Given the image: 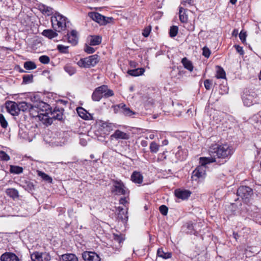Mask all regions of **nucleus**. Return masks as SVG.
<instances>
[{"label": "nucleus", "instance_id": "13", "mask_svg": "<svg viewBox=\"0 0 261 261\" xmlns=\"http://www.w3.org/2000/svg\"><path fill=\"white\" fill-rule=\"evenodd\" d=\"M6 109L11 115H18L19 114L18 103L14 101H9L6 103Z\"/></svg>", "mask_w": 261, "mask_h": 261}, {"label": "nucleus", "instance_id": "7", "mask_svg": "<svg viewBox=\"0 0 261 261\" xmlns=\"http://www.w3.org/2000/svg\"><path fill=\"white\" fill-rule=\"evenodd\" d=\"M113 187L112 192L116 195H126L129 194L128 189L121 180H113Z\"/></svg>", "mask_w": 261, "mask_h": 261}, {"label": "nucleus", "instance_id": "19", "mask_svg": "<svg viewBox=\"0 0 261 261\" xmlns=\"http://www.w3.org/2000/svg\"><path fill=\"white\" fill-rule=\"evenodd\" d=\"M111 138L112 139L115 138L116 140H128L129 138V135L119 129H117L115 131L114 134L111 136Z\"/></svg>", "mask_w": 261, "mask_h": 261}, {"label": "nucleus", "instance_id": "32", "mask_svg": "<svg viewBox=\"0 0 261 261\" xmlns=\"http://www.w3.org/2000/svg\"><path fill=\"white\" fill-rule=\"evenodd\" d=\"M19 112L20 111L23 112L29 111L31 108V104L25 101H21L18 103Z\"/></svg>", "mask_w": 261, "mask_h": 261}, {"label": "nucleus", "instance_id": "64", "mask_svg": "<svg viewBox=\"0 0 261 261\" xmlns=\"http://www.w3.org/2000/svg\"><path fill=\"white\" fill-rule=\"evenodd\" d=\"M129 64L132 67H136V63L134 61H130Z\"/></svg>", "mask_w": 261, "mask_h": 261}, {"label": "nucleus", "instance_id": "20", "mask_svg": "<svg viewBox=\"0 0 261 261\" xmlns=\"http://www.w3.org/2000/svg\"><path fill=\"white\" fill-rule=\"evenodd\" d=\"M1 261H18V257L13 253L6 252L1 256Z\"/></svg>", "mask_w": 261, "mask_h": 261}, {"label": "nucleus", "instance_id": "60", "mask_svg": "<svg viewBox=\"0 0 261 261\" xmlns=\"http://www.w3.org/2000/svg\"><path fill=\"white\" fill-rule=\"evenodd\" d=\"M31 100L33 102V103H35L36 101H39V96L38 95H34L33 97H31Z\"/></svg>", "mask_w": 261, "mask_h": 261}, {"label": "nucleus", "instance_id": "34", "mask_svg": "<svg viewBox=\"0 0 261 261\" xmlns=\"http://www.w3.org/2000/svg\"><path fill=\"white\" fill-rule=\"evenodd\" d=\"M23 169L22 167L15 166L10 165V172L12 174H19L23 172Z\"/></svg>", "mask_w": 261, "mask_h": 261}, {"label": "nucleus", "instance_id": "50", "mask_svg": "<svg viewBox=\"0 0 261 261\" xmlns=\"http://www.w3.org/2000/svg\"><path fill=\"white\" fill-rule=\"evenodd\" d=\"M211 54V51L208 47L204 46L202 48V55L205 58H208Z\"/></svg>", "mask_w": 261, "mask_h": 261}, {"label": "nucleus", "instance_id": "12", "mask_svg": "<svg viewBox=\"0 0 261 261\" xmlns=\"http://www.w3.org/2000/svg\"><path fill=\"white\" fill-rule=\"evenodd\" d=\"M192 193L188 190L177 189L174 191V195L175 196L182 200L188 199L191 196Z\"/></svg>", "mask_w": 261, "mask_h": 261}, {"label": "nucleus", "instance_id": "4", "mask_svg": "<svg viewBox=\"0 0 261 261\" xmlns=\"http://www.w3.org/2000/svg\"><path fill=\"white\" fill-rule=\"evenodd\" d=\"M63 111V109L58 107L55 108L53 111L51 109L48 115H45V117L41 116L43 123L46 125H49L53 123L54 120H62Z\"/></svg>", "mask_w": 261, "mask_h": 261}, {"label": "nucleus", "instance_id": "28", "mask_svg": "<svg viewBox=\"0 0 261 261\" xmlns=\"http://www.w3.org/2000/svg\"><path fill=\"white\" fill-rule=\"evenodd\" d=\"M144 72L145 69L144 68H138L135 69L128 70L127 73L131 76H137L142 75Z\"/></svg>", "mask_w": 261, "mask_h": 261}, {"label": "nucleus", "instance_id": "63", "mask_svg": "<svg viewBox=\"0 0 261 261\" xmlns=\"http://www.w3.org/2000/svg\"><path fill=\"white\" fill-rule=\"evenodd\" d=\"M233 237L236 239V240L237 241L238 240V238L239 237V236L238 234V233L233 232Z\"/></svg>", "mask_w": 261, "mask_h": 261}, {"label": "nucleus", "instance_id": "6", "mask_svg": "<svg viewBox=\"0 0 261 261\" xmlns=\"http://www.w3.org/2000/svg\"><path fill=\"white\" fill-rule=\"evenodd\" d=\"M256 97L257 94L255 92L247 89L244 90L243 94L242 95L244 105L247 107H250L256 103Z\"/></svg>", "mask_w": 261, "mask_h": 261}, {"label": "nucleus", "instance_id": "44", "mask_svg": "<svg viewBox=\"0 0 261 261\" xmlns=\"http://www.w3.org/2000/svg\"><path fill=\"white\" fill-rule=\"evenodd\" d=\"M57 48L59 51L62 54H68L69 53L68 46H67L59 44L57 45Z\"/></svg>", "mask_w": 261, "mask_h": 261}, {"label": "nucleus", "instance_id": "53", "mask_svg": "<svg viewBox=\"0 0 261 261\" xmlns=\"http://www.w3.org/2000/svg\"><path fill=\"white\" fill-rule=\"evenodd\" d=\"M84 51L88 54H93L95 51V49L88 45H86L84 48Z\"/></svg>", "mask_w": 261, "mask_h": 261}, {"label": "nucleus", "instance_id": "31", "mask_svg": "<svg viewBox=\"0 0 261 261\" xmlns=\"http://www.w3.org/2000/svg\"><path fill=\"white\" fill-rule=\"evenodd\" d=\"M179 17L180 21L182 23H186L188 21V15L186 13V10L182 7H179Z\"/></svg>", "mask_w": 261, "mask_h": 261}, {"label": "nucleus", "instance_id": "54", "mask_svg": "<svg viewBox=\"0 0 261 261\" xmlns=\"http://www.w3.org/2000/svg\"><path fill=\"white\" fill-rule=\"evenodd\" d=\"M114 240L117 242L119 244H121L122 242H123L124 239L121 236V235H118V234H114Z\"/></svg>", "mask_w": 261, "mask_h": 261}, {"label": "nucleus", "instance_id": "56", "mask_svg": "<svg viewBox=\"0 0 261 261\" xmlns=\"http://www.w3.org/2000/svg\"><path fill=\"white\" fill-rule=\"evenodd\" d=\"M178 150L176 153V156H177V158H179V160H182L185 159L184 157L180 158V153H181V152H182V151L181 150V147L180 146H178Z\"/></svg>", "mask_w": 261, "mask_h": 261}, {"label": "nucleus", "instance_id": "24", "mask_svg": "<svg viewBox=\"0 0 261 261\" xmlns=\"http://www.w3.org/2000/svg\"><path fill=\"white\" fill-rule=\"evenodd\" d=\"M117 210L118 211L117 218L123 222H126L128 219L127 212H125L123 208L121 206L118 207Z\"/></svg>", "mask_w": 261, "mask_h": 261}, {"label": "nucleus", "instance_id": "2", "mask_svg": "<svg viewBox=\"0 0 261 261\" xmlns=\"http://www.w3.org/2000/svg\"><path fill=\"white\" fill-rule=\"evenodd\" d=\"M213 162H216L213 158L200 157L199 158L200 165L197 166L192 172V178L193 180H197L199 179L204 178L206 174V165Z\"/></svg>", "mask_w": 261, "mask_h": 261}, {"label": "nucleus", "instance_id": "48", "mask_svg": "<svg viewBox=\"0 0 261 261\" xmlns=\"http://www.w3.org/2000/svg\"><path fill=\"white\" fill-rule=\"evenodd\" d=\"M159 211L163 216H166L168 214V208L165 205H162L159 207Z\"/></svg>", "mask_w": 261, "mask_h": 261}, {"label": "nucleus", "instance_id": "49", "mask_svg": "<svg viewBox=\"0 0 261 261\" xmlns=\"http://www.w3.org/2000/svg\"><path fill=\"white\" fill-rule=\"evenodd\" d=\"M41 10L43 13L48 15H50L53 13V9L47 6H43Z\"/></svg>", "mask_w": 261, "mask_h": 261}, {"label": "nucleus", "instance_id": "51", "mask_svg": "<svg viewBox=\"0 0 261 261\" xmlns=\"http://www.w3.org/2000/svg\"><path fill=\"white\" fill-rule=\"evenodd\" d=\"M212 85V81L210 80L207 79L204 82V86L205 88L208 90H210Z\"/></svg>", "mask_w": 261, "mask_h": 261}, {"label": "nucleus", "instance_id": "59", "mask_svg": "<svg viewBox=\"0 0 261 261\" xmlns=\"http://www.w3.org/2000/svg\"><path fill=\"white\" fill-rule=\"evenodd\" d=\"M119 203L121 204L125 205L126 203H127L126 198V197L121 198L119 200Z\"/></svg>", "mask_w": 261, "mask_h": 261}, {"label": "nucleus", "instance_id": "18", "mask_svg": "<svg viewBox=\"0 0 261 261\" xmlns=\"http://www.w3.org/2000/svg\"><path fill=\"white\" fill-rule=\"evenodd\" d=\"M100 89V92L102 95V98H108L109 97L114 96V91L109 89L108 86L106 85H102L99 86Z\"/></svg>", "mask_w": 261, "mask_h": 261}, {"label": "nucleus", "instance_id": "11", "mask_svg": "<svg viewBox=\"0 0 261 261\" xmlns=\"http://www.w3.org/2000/svg\"><path fill=\"white\" fill-rule=\"evenodd\" d=\"M36 103L40 113H44L45 115H47L49 114L51 108L49 105L41 100L36 101Z\"/></svg>", "mask_w": 261, "mask_h": 261}, {"label": "nucleus", "instance_id": "41", "mask_svg": "<svg viewBox=\"0 0 261 261\" xmlns=\"http://www.w3.org/2000/svg\"><path fill=\"white\" fill-rule=\"evenodd\" d=\"M24 68L27 70H33L36 68L35 63L32 61H27L24 63Z\"/></svg>", "mask_w": 261, "mask_h": 261}, {"label": "nucleus", "instance_id": "26", "mask_svg": "<svg viewBox=\"0 0 261 261\" xmlns=\"http://www.w3.org/2000/svg\"><path fill=\"white\" fill-rule=\"evenodd\" d=\"M60 261H78V258L75 254L68 253L62 255Z\"/></svg>", "mask_w": 261, "mask_h": 261}, {"label": "nucleus", "instance_id": "38", "mask_svg": "<svg viewBox=\"0 0 261 261\" xmlns=\"http://www.w3.org/2000/svg\"><path fill=\"white\" fill-rule=\"evenodd\" d=\"M217 70L216 77L217 79H226V73L224 70L220 66H217Z\"/></svg>", "mask_w": 261, "mask_h": 261}, {"label": "nucleus", "instance_id": "52", "mask_svg": "<svg viewBox=\"0 0 261 261\" xmlns=\"http://www.w3.org/2000/svg\"><path fill=\"white\" fill-rule=\"evenodd\" d=\"M247 37L246 32L241 31L239 34V38L243 43H246V38Z\"/></svg>", "mask_w": 261, "mask_h": 261}, {"label": "nucleus", "instance_id": "22", "mask_svg": "<svg viewBox=\"0 0 261 261\" xmlns=\"http://www.w3.org/2000/svg\"><path fill=\"white\" fill-rule=\"evenodd\" d=\"M77 112L82 118L85 120L92 119V116L82 107H78L76 109Z\"/></svg>", "mask_w": 261, "mask_h": 261}, {"label": "nucleus", "instance_id": "16", "mask_svg": "<svg viewBox=\"0 0 261 261\" xmlns=\"http://www.w3.org/2000/svg\"><path fill=\"white\" fill-rule=\"evenodd\" d=\"M29 112L31 117H38L39 119L42 121L43 119L41 118V116L45 117V115L44 113H40L36 102L35 103L31 104V108H30Z\"/></svg>", "mask_w": 261, "mask_h": 261}, {"label": "nucleus", "instance_id": "21", "mask_svg": "<svg viewBox=\"0 0 261 261\" xmlns=\"http://www.w3.org/2000/svg\"><path fill=\"white\" fill-rule=\"evenodd\" d=\"M66 36L68 42L72 44L73 45H75L77 43L78 37L76 31L74 30H72L70 34L67 33Z\"/></svg>", "mask_w": 261, "mask_h": 261}, {"label": "nucleus", "instance_id": "23", "mask_svg": "<svg viewBox=\"0 0 261 261\" xmlns=\"http://www.w3.org/2000/svg\"><path fill=\"white\" fill-rule=\"evenodd\" d=\"M88 39L89 41V44L91 46L100 44L102 40L101 37L99 35L89 36Z\"/></svg>", "mask_w": 261, "mask_h": 261}, {"label": "nucleus", "instance_id": "39", "mask_svg": "<svg viewBox=\"0 0 261 261\" xmlns=\"http://www.w3.org/2000/svg\"><path fill=\"white\" fill-rule=\"evenodd\" d=\"M159 148L160 145L154 141L150 144L149 149L151 153H156L159 151Z\"/></svg>", "mask_w": 261, "mask_h": 261}, {"label": "nucleus", "instance_id": "57", "mask_svg": "<svg viewBox=\"0 0 261 261\" xmlns=\"http://www.w3.org/2000/svg\"><path fill=\"white\" fill-rule=\"evenodd\" d=\"M150 29L145 28L142 33V35L145 37H147L149 36L150 32Z\"/></svg>", "mask_w": 261, "mask_h": 261}, {"label": "nucleus", "instance_id": "5", "mask_svg": "<svg viewBox=\"0 0 261 261\" xmlns=\"http://www.w3.org/2000/svg\"><path fill=\"white\" fill-rule=\"evenodd\" d=\"M98 62L99 56L97 55H93L81 59L77 62V65L81 68H88L95 66Z\"/></svg>", "mask_w": 261, "mask_h": 261}, {"label": "nucleus", "instance_id": "45", "mask_svg": "<svg viewBox=\"0 0 261 261\" xmlns=\"http://www.w3.org/2000/svg\"><path fill=\"white\" fill-rule=\"evenodd\" d=\"M10 160V156L5 151H0V160L2 161H8Z\"/></svg>", "mask_w": 261, "mask_h": 261}, {"label": "nucleus", "instance_id": "9", "mask_svg": "<svg viewBox=\"0 0 261 261\" xmlns=\"http://www.w3.org/2000/svg\"><path fill=\"white\" fill-rule=\"evenodd\" d=\"M253 194L251 188L247 186H240L237 190L238 196L242 199H247L250 197Z\"/></svg>", "mask_w": 261, "mask_h": 261}, {"label": "nucleus", "instance_id": "37", "mask_svg": "<svg viewBox=\"0 0 261 261\" xmlns=\"http://www.w3.org/2000/svg\"><path fill=\"white\" fill-rule=\"evenodd\" d=\"M37 175L43 180L47 181L49 183H51L53 181L52 178L42 171H37Z\"/></svg>", "mask_w": 261, "mask_h": 261}, {"label": "nucleus", "instance_id": "58", "mask_svg": "<svg viewBox=\"0 0 261 261\" xmlns=\"http://www.w3.org/2000/svg\"><path fill=\"white\" fill-rule=\"evenodd\" d=\"M193 3V0H182L181 4L184 5H186V4H188L189 5H192Z\"/></svg>", "mask_w": 261, "mask_h": 261}, {"label": "nucleus", "instance_id": "33", "mask_svg": "<svg viewBox=\"0 0 261 261\" xmlns=\"http://www.w3.org/2000/svg\"><path fill=\"white\" fill-rule=\"evenodd\" d=\"M6 192L8 196H10L13 199H15L19 197V193L18 190L14 188L7 189L6 191Z\"/></svg>", "mask_w": 261, "mask_h": 261}, {"label": "nucleus", "instance_id": "25", "mask_svg": "<svg viewBox=\"0 0 261 261\" xmlns=\"http://www.w3.org/2000/svg\"><path fill=\"white\" fill-rule=\"evenodd\" d=\"M143 179V176L139 172L134 171L131 175L132 180L136 184H142Z\"/></svg>", "mask_w": 261, "mask_h": 261}, {"label": "nucleus", "instance_id": "55", "mask_svg": "<svg viewBox=\"0 0 261 261\" xmlns=\"http://www.w3.org/2000/svg\"><path fill=\"white\" fill-rule=\"evenodd\" d=\"M234 47H235V48H236V50L237 51V52L238 53H239V54L240 55H242V56L244 55V50H243L242 47L240 46L239 45H234Z\"/></svg>", "mask_w": 261, "mask_h": 261}, {"label": "nucleus", "instance_id": "8", "mask_svg": "<svg viewBox=\"0 0 261 261\" xmlns=\"http://www.w3.org/2000/svg\"><path fill=\"white\" fill-rule=\"evenodd\" d=\"M89 16L94 21L100 25H106L113 19L112 17H106L98 12H91L89 13Z\"/></svg>", "mask_w": 261, "mask_h": 261}, {"label": "nucleus", "instance_id": "15", "mask_svg": "<svg viewBox=\"0 0 261 261\" xmlns=\"http://www.w3.org/2000/svg\"><path fill=\"white\" fill-rule=\"evenodd\" d=\"M116 107H117L120 110L121 113L126 116L131 117L133 115L138 114L131 110L129 107H127L126 105L123 103H120Z\"/></svg>", "mask_w": 261, "mask_h": 261}, {"label": "nucleus", "instance_id": "29", "mask_svg": "<svg viewBox=\"0 0 261 261\" xmlns=\"http://www.w3.org/2000/svg\"><path fill=\"white\" fill-rule=\"evenodd\" d=\"M157 256L164 259H169L172 257V254L171 252H165L162 248H159L157 250Z\"/></svg>", "mask_w": 261, "mask_h": 261}, {"label": "nucleus", "instance_id": "36", "mask_svg": "<svg viewBox=\"0 0 261 261\" xmlns=\"http://www.w3.org/2000/svg\"><path fill=\"white\" fill-rule=\"evenodd\" d=\"M186 228L185 231L187 233L195 234L194 224L192 222H187L184 226Z\"/></svg>", "mask_w": 261, "mask_h": 261}, {"label": "nucleus", "instance_id": "43", "mask_svg": "<svg viewBox=\"0 0 261 261\" xmlns=\"http://www.w3.org/2000/svg\"><path fill=\"white\" fill-rule=\"evenodd\" d=\"M178 27L175 25H173L170 27V30H169V35L171 37H175L178 33Z\"/></svg>", "mask_w": 261, "mask_h": 261}, {"label": "nucleus", "instance_id": "27", "mask_svg": "<svg viewBox=\"0 0 261 261\" xmlns=\"http://www.w3.org/2000/svg\"><path fill=\"white\" fill-rule=\"evenodd\" d=\"M99 86L96 88L92 94V99L94 101H99L102 98Z\"/></svg>", "mask_w": 261, "mask_h": 261}, {"label": "nucleus", "instance_id": "46", "mask_svg": "<svg viewBox=\"0 0 261 261\" xmlns=\"http://www.w3.org/2000/svg\"><path fill=\"white\" fill-rule=\"evenodd\" d=\"M39 60L41 63L44 64H47L49 63L50 58L47 56L42 55L39 57Z\"/></svg>", "mask_w": 261, "mask_h": 261}, {"label": "nucleus", "instance_id": "47", "mask_svg": "<svg viewBox=\"0 0 261 261\" xmlns=\"http://www.w3.org/2000/svg\"><path fill=\"white\" fill-rule=\"evenodd\" d=\"M0 124L1 126L4 128L8 126V122L2 114H0Z\"/></svg>", "mask_w": 261, "mask_h": 261}, {"label": "nucleus", "instance_id": "62", "mask_svg": "<svg viewBox=\"0 0 261 261\" xmlns=\"http://www.w3.org/2000/svg\"><path fill=\"white\" fill-rule=\"evenodd\" d=\"M141 145L143 147H145L147 145V142L146 141L143 140L141 142Z\"/></svg>", "mask_w": 261, "mask_h": 261}, {"label": "nucleus", "instance_id": "61", "mask_svg": "<svg viewBox=\"0 0 261 261\" xmlns=\"http://www.w3.org/2000/svg\"><path fill=\"white\" fill-rule=\"evenodd\" d=\"M80 143L83 146H85L87 145V141L85 139H80Z\"/></svg>", "mask_w": 261, "mask_h": 261}, {"label": "nucleus", "instance_id": "35", "mask_svg": "<svg viewBox=\"0 0 261 261\" xmlns=\"http://www.w3.org/2000/svg\"><path fill=\"white\" fill-rule=\"evenodd\" d=\"M181 63L185 68L191 71L193 70V66L190 61L187 58H184L181 60Z\"/></svg>", "mask_w": 261, "mask_h": 261}, {"label": "nucleus", "instance_id": "30", "mask_svg": "<svg viewBox=\"0 0 261 261\" xmlns=\"http://www.w3.org/2000/svg\"><path fill=\"white\" fill-rule=\"evenodd\" d=\"M42 35L49 39H51L58 36L57 33L51 29L43 30Z\"/></svg>", "mask_w": 261, "mask_h": 261}, {"label": "nucleus", "instance_id": "10", "mask_svg": "<svg viewBox=\"0 0 261 261\" xmlns=\"http://www.w3.org/2000/svg\"><path fill=\"white\" fill-rule=\"evenodd\" d=\"M31 259L33 261H49L50 260V256L46 252H35L31 255Z\"/></svg>", "mask_w": 261, "mask_h": 261}, {"label": "nucleus", "instance_id": "3", "mask_svg": "<svg viewBox=\"0 0 261 261\" xmlns=\"http://www.w3.org/2000/svg\"><path fill=\"white\" fill-rule=\"evenodd\" d=\"M67 19L65 16L59 13H56L51 18L53 28L58 32L65 30L67 27H69L70 24V22Z\"/></svg>", "mask_w": 261, "mask_h": 261}, {"label": "nucleus", "instance_id": "1", "mask_svg": "<svg viewBox=\"0 0 261 261\" xmlns=\"http://www.w3.org/2000/svg\"><path fill=\"white\" fill-rule=\"evenodd\" d=\"M233 149L227 144L220 145L219 144H212L209 149L210 158L214 159L216 161V158L226 159L229 158L233 153Z\"/></svg>", "mask_w": 261, "mask_h": 261}, {"label": "nucleus", "instance_id": "17", "mask_svg": "<svg viewBox=\"0 0 261 261\" xmlns=\"http://www.w3.org/2000/svg\"><path fill=\"white\" fill-rule=\"evenodd\" d=\"M20 186L30 193H33L35 190L36 185L30 179H24L21 182Z\"/></svg>", "mask_w": 261, "mask_h": 261}, {"label": "nucleus", "instance_id": "14", "mask_svg": "<svg viewBox=\"0 0 261 261\" xmlns=\"http://www.w3.org/2000/svg\"><path fill=\"white\" fill-rule=\"evenodd\" d=\"M82 257L85 261H100L99 255L94 252L85 251L82 253Z\"/></svg>", "mask_w": 261, "mask_h": 261}, {"label": "nucleus", "instance_id": "40", "mask_svg": "<svg viewBox=\"0 0 261 261\" xmlns=\"http://www.w3.org/2000/svg\"><path fill=\"white\" fill-rule=\"evenodd\" d=\"M22 83L27 84L31 83L33 81V75L32 74H25L22 76Z\"/></svg>", "mask_w": 261, "mask_h": 261}, {"label": "nucleus", "instance_id": "42", "mask_svg": "<svg viewBox=\"0 0 261 261\" xmlns=\"http://www.w3.org/2000/svg\"><path fill=\"white\" fill-rule=\"evenodd\" d=\"M64 69L70 75H72L76 72L75 68L71 65H67L64 67Z\"/></svg>", "mask_w": 261, "mask_h": 261}]
</instances>
